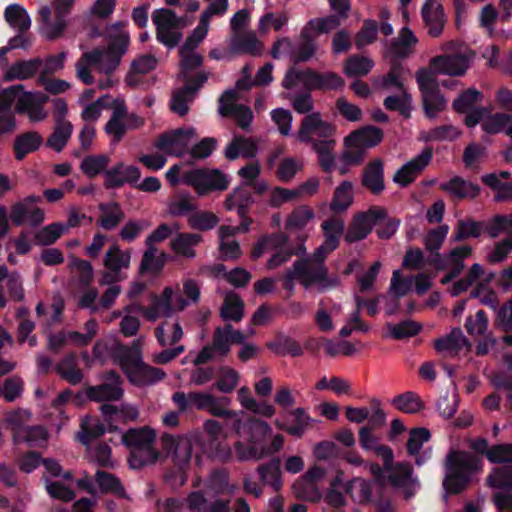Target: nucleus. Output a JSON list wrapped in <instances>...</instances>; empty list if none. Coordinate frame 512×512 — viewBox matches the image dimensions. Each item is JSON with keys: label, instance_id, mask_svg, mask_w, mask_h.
<instances>
[{"label": "nucleus", "instance_id": "obj_62", "mask_svg": "<svg viewBox=\"0 0 512 512\" xmlns=\"http://www.w3.org/2000/svg\"><path fill=\"white\" fill-rule=\"evenodd\" d=\"M343 17L341 15L332 14L325 17L313 18L309 20L305 26L318 36L322 33H329L341 25Z\"/></svg>", "mask_w": 512, "mask_h": 512}, {"label": "nucleus", "instance_id": "obj_9", "mask_svg": "<svg viewBox=\"0 0 512 512\" xmlns=\"http://www.w3.org/2000/svg\"><path fill=\"white\" fill-rule=\"evenodd\" d=\"M7 89L14 90L10 96L12 104L15 103L17 113L26 114L32 122H40L46 119L47 112L44 105L49 100L46 94L25 91L22 84L12 85Z\"/></svg>", "mask_w": 512, "mask_h": 512}, {"label": "nucleus", "instance_id": "obj_42", "mask_svg": "<svg viewBox=\"0 0 512 512\" xmlns=\"http://www.w3.org/2000/svg\"><path fill=\"white\" fill-rule=\"evenodd\" d=\"M155 337L158 343L163 346H174L183 337V330L178 321L166 319L155 329Z\"/></svg>", "mask_w": 512, "mask_h": 512}, {"label": "nucleus", "instance_id": "obj_11", "mask_svg": "<svg viewBox=\"0 0 512 512\" xmlns=\"http://www.w3.org/2000/svg\"><path fill=\"white\" fill-rule=\"evenodd\" d=\"M229 404L230 400L227 397L216 398L213 396V402L209 404L210 406L208 407L207 412L216 417L231 419L232 429L238 436L242 435V430L245 428H248L254 432H258L262 435L272 431L270 425L267 422L259 419L252 418L246 422H243L240 417L243 412L228 410L227 406Z\"/></svg>", "mask_w": 512, "mask_h": 512}, {"label": "nucleus", "instance_id": "obj_25", "mask_svg": "<svg viewBox=\"0 0 512 512\" xmlns=\"http://www.w3.org/2000/svg\"><path fill=\"white\" fill-rule=\"evenodd\" d=\"M285 417L287 421L276 419L274 422L275 426L297 438L302 437L311 425L316 422L302 407L289 410Z\"/></svg>", "mask_w": 512, "mask_h": 512}, {"label": "nucleus", "instance_id": "obj_36", "mask_svg": "<svg viewBox=\"0 0 512 512\" xmlns=\"http://www.w3.org/2000/svg\"><path fill=\"white\" fill-rule=\"evenodd\" d=\"M362 184L376 195L385 189L384 167L380 159H375L366 165L363 171Z\"/></svg>", "mask_w": 512, "mask_h": 512}, {"label": "nucleus", "instance_id": "obj_26", "mask_svg": "<svg viewBox=\"0 0 512 512\" xmlns=\"http://www.w3.org/2000/svg\"><path fill=\"white\" fill-rule=\"evenodd\" d=\"M140 169L133 165H125L123 162L117 163L112 168L105 171L104 186L107 189H116L125 184L135 186L140 180Z\"/></svg>", "mask_w": 512, "mask_h": 512}, {"label": "nucleus", "instance_id": "obj_18", "mask_svg": "<svg viewBox=\"0 0 512 512\" xmlns=\"http://www.w3.org/2000/svg\"><path fill=\"white\" fill-rule=\"evenodd\" d=\"M335 128L321 119L319 113L307 115L297 133L299 141L314 144V141H335L333 139Z\"/></svg>", "mask_w": 512, "mask_h": 512}, {"label": "nucleus", "instance_id": "obj_16", "mask_svg": "<svg viewBox=\"0 0 512 512\" xmlns=\"http://www.w3.org/2000/svg\"><path fill=\"white\" fill-rule=\"evenodd\" d=\"M188 306V301L180 294H175L171 287H166L160 296L154 297L151 305L142 307V314L149 321H155L159 317H168L174 309L183 310Z\"/></svg>", "mask_w": 512, "mask_h": 512}, {"label": "nucleus", "instance_id": "obj_44", "mask_svg": "<svg viewBox=\"0 0 512 512\" xmlns=\"http://www.w3.org/2000/svg\"><path fill=\"white\" fill-rule=\"evenodd\" d=\"M99 210L100 216L97 224L104 230L110 231L115 229L124 219V212L116 202L101 203Z\"/></svg>", "mask_w": 512, "mask_h": 512}, {"label": "nucleus", "instance_id": "obj_47", "mask_svg": "<svg viewBox=\"0 0 512 512\" xmlns=\"http://www.w3.org/2000/svg\"><path fill=\"white\" fill-rule=\"evenodd\" d=\"M55 371L61 378L72 385L79 384L83 379L82 371L77 367V358L74 353L63 357L56 365Z\"/></svg>", "mask_w": 512, "mask_h": 512}, {"label": "nucleus", "instance_id": "obj_33", "mask_svg": "<svg viewBox=\"0 0 512 512\" xmlns=\"http://www.w3.org/2000/svg\"><path fill=\"white\" fill-rule=\"evenodd\" d=\"M383 132L380 128L366 126L352 132L345 138L346 147L371 148L382 141Z\"/></svg>", "mask_w": 512, "mask_h": 512}, {"label": "nucleus", "instance_id": "obj_28", "mask_svg": "<svg viewBox=\"0 0 512 512\" xmlns=\"http://www.w3.org/2000/svg\"><path fill=\"white\" fill-rule=\"evenodd\" d=\"M418 38L407 26L401 28L387 48L388 54L395 59H405L413 54Z\"/></svg>", "mask_w": 512, "mask_h": 512}, {"label": "nucleus", "instance_id": "obj_49", "mask_svg": "<svg viewBox=\"0 0 512 512\" xmlns=\"http://www.w3.org/2000/svg\"><path fill=\"white\" fill-rule=\"evenodd\" d=\"M202 240V236L196 233H180L171 242L172 250L179 256L186 258L195 257L194 247Z\"/></svg>", "mask_w": 512, "mask_h": 512}, {"label": "nucleus", "instance_id": "obj_51", "mask_svg": "<svg viewBox=\"0 0 512 512\" xmlns=\"http://www.w3.org/2000/svg\"><path fill=\"white\" fill-rule=\"evenodd\" d=\"M42 144V137L37 132H27L16 137L14 142L15 157L22 160L27 154L36 151Z\"/></svg>", "mask_w": 512, "mask_h": 512}, {"label": "nucleus", "instance_id": "obj_7", "mask_svg": "<svg viewBox=\"0 0 512 512\" xmlns=\"http://www.w3.org/2000/svg\"><path fill=\"white\" fill-rule=\"evenodd\" d=\"M152 21L156 26L157 40L168 48H174L182 39L181 30L187 26L186 17H179L170 9L161 8L152 13Z\"/></svg>", "mask_w": 512, "mask_h": 512}, {"label": "nucleus", "instance_id": "obj_14", "mask_svg": "<svg viewBox=\"0 0 512 512\" xmlns=\"http://www.w3.org/2000/svg\"><path fill=\"white\" fill-rule=\"evenodd\" d=\"M131 253L129 250H122L119 245H111L103 258L105 271L102 273L100 283L111 285L123 280L126 277L125 271L130 267Z\"/></svg>", "mask_w": 512, "mask_h": 512}, {"label": "nucleus", "instance_id": "obj_45", "mask_svg": "<svg viewBox=\"0 0 512 512\" xmlns=\"http://www.w3.org/2000/svg\"><path fill=\"white\" fill-rule=\"evenodd\" d=\"M126 106L123 102L118 103L112 111L109 121L105 125V132L113 138V142H119L126 132Z\"/></svg>", "mask_w": 512, "mask_h": 512}, {"label": "nucleus", "instance_id": "obj_34", "mask_svg": "<svg viewBox=\"0 0 512 512\" xmlns=\"http://www.w3.org/2000/svg\"><path fill=\"white\" fill-rule=\"evenodd\" d=\"M117 357L122 370L129 378L132 371H135L143 362L140 341H134L129 347L120 345L117 349Z\"/></svg>", "mask_w": 512, "mask_h": 512}, {"label": "nucleus", "instance_id": "obj_32", "mask_svg": "<svg viewBox=\"0 0 512 512\" xmlns=\"http://www.w3.org/2000/svg\"><path fill=\"white\" fill-rule=\"evenodd\" d=\"M439 188L455 199H474L480 193V187L477 184L460 176H454L448 181L441 182Z\"/></svg>", "mask_w": 512, "mask_h": 512}, {"label": "nucleus", "instance_id": "obj_3", "mask_svg": "<svg viewBox=\"0 0 512 512\" xmlns=\"http://www.w3.org/2000/svg\"><path fill=\"white\" fill-rule=\"evenodd\" d=\"M482 468L479 456L464 451H451L446 457L444 489L453 494L461 492Z\"/></svg>", "mask_w": 512, "mask_h": 512}, {"label": "nucleus", "instance_id": "obj_60", "mask_svg": "<svg viewBox=\"0 0 512 512\" xmlns=\"http://www.w3.org/2000/svg\"><path fill=\"white\" fill-rule=\"evenodd\" d=\"M391 404L395 409L407 414L417 413L423 408V403L420 397L411 391L395 396L391 400Z\"/></svg>", "mask_w": 512, "mask_h": 512}, {"label": "nucleus", "instance_id": "obj_39", "mask_svg": "<svg viewBox=\"0 0 512 512\" xmlns=\"http://www.w3.org/2000/svg\"><path fill=\"white\" fill-rule=\"evenodd\" d=\"M262 48V43L252 31L234 34L231 39V49L236 53L257 56L262 53Z\"/></svg>", "mask_w": 512, "mask_h": 512}, {"label": "nucleus", "instance_id": "obj_38", "mask_svg": "<svg viewBox=\"0 0 512 512\" xmlns=\"http://www.w3.org/2000/svg\"><path fill=\"white\" fill-rule=\"evenodd\" d=\"M317 37L306 26L300 32L299 41L295 44L293 62L309 61L317 51Z\"/></svg>", "mask_w": 512, "mask_h": 512}, {"label": "nucleus", "instance_id": "obj_37", "mask_svg": "<svg viewBox=\"0 0 512 512\" xmlns=\"http://www.w3.org/2000/svg\"><path fill=\"white\" fill-rule=\"evenodd\" d=\"M467 348L468 341L460 328L452 329L448 335L435 341V349L449 356L457 355L460 351Z\"/></svg>", "mask_w": 512, "mask_h": 512}, {"label": "nucleus", "instance_id": "obj_15", "mask_svg": "<svg viewBox=\"0 0 512 512\" xmlns=\"http://www.w3.org/2000/svg\"><path fill=\"white\" fill-rule=\"evenodd\" d=\"M199 440L198 435L174 436L164 433L161 437L162 448L171 456L174 466L178 467L189 466L193 444Z\"/></svg>", "mask_w": 512, "mask_h": 512}, {"label": "nucleus", "instance_id": "obj_27", "mask_svg": "<svg viewBox=\"0 0 512 512\" xmlns=\"http://www.w3.org/2000/svg\"><path fill=\"white\" fill-rule=\"evenodd\" d=\"M171 399L181 413L192 409L207 411L209 404L213 402V395L202 391L188 393L177 391L173 393Z\"/></svg>", "mask_w": 512, "mask_h": 512}, {"label": "nucleus", "instance_id": "obj_46", "mask_svg": "<svg viewBox=\"0 0 512 512\" xmlns=\"http://www.w3.org/2000/svg\"><path fill=\"white\" fill-rule=\"evenodd\" d=\"M4 17L7 23L17 32L24 33L31 27V18L27 10L19 4H10L5 8Z\"/></svg>", "mask_w": 512, "mask_h": 512}, {"label": "nucleus", "instance_id": "obj_10", "mask_svg": "<svg viewBox=\"0 0 512 512\" xmlns=\"http://www.w3.org/2000/svg\"><path fill=\"white\" fill-rule=\"evenodd\" d=\"M415 78L421 91L425 114L429 118H435L447 105L445 97L439 91V83L436 80L435 73L420 68L416 72Z\"/></svg>", "mask_w": 512, "mask_h": 512}, {"label": "nucleus", "instance_id": "obj_30", "mask_svg": "<svg viewBox=\"0 0 512 512\" xmlns=\"http://www.w3.org/2000/svg\"><path fill=\"white\" fill-rule=\"evenodd\" d=\"M422 18L432 37H438L445 25L442 5L437 0H426L422 7Z\"/></svg>", "mask_w": 512, "mask_h": 512}, {"label": "nucleus", "instance_id": "obj_57", "mask_svg": "<svg viewBox=\"0 0 512 512\" xmlns=\"http://www.w3.org/2000/svg\"><path fill=\"white\" fill-rule=\"evenodd\" d=\"M314 217L315 213L312 208L306 205L299 206L288 215L285 222V229L301 230L305 228Z\"/></svg>", "mask_w": 512, "mask_h": 512}, {"label": "nucleus", "instance_id": "obj_21", "mask_svg": "<svg viewBox=\"0 0 512 512\" xmlns=\"http://www.w3.org/2000/svg\"><path fill=\"white\" fill-rule=\"evenodd\" d=\"M246 433L249 435L248 442L243 443L238 441L234 445L237 459L240 461H256L267 456L265 439L270 435L271 431L262 435L258 432L245 428L242 430V435L240 437L244 436Z\"/></svg>", "mask_w": 512, "mask_h": 512}, {"label": "nucleus", "instance_id": "obj_58", "mask_svg": "<svg viewBox=\"0 0 512 512\" xmlns=\"http://www.w3.org/2000/svg\"><path fill=\"white\" fill-rule=\"evenodd\" d=\"M109 163L110 158L105 154L89 155L83 158L80 169L86 176L93 178L100 173L105 174Z\"/></svg>", "mask_w": 512, "mask_h": 512}, {"label": "nucleus", "instance_id": "obj_24", "mask_svg": "<svg viewBox=\"0 0 512 512\" xmlns=\"http://www.w3.org/2000/svg\"><path fill=\"white\" fill-rule=\"evenodd\" d=\"M86 395L96 402L117 401L123 396L122 379L116 372L110 371L106 375V381L87 388Z\"/></svg>", "mask_w": 512, "mask_h": 512}, {"label": "nucleus", "instance_id": "obj_48", "mask_svg": "<svg viewBox=\"0 0 512 512\" xmlns=\"http://www.w3.org/2000/svg\"><path fill=\"white\" fill-rule=\"evenodd\" d=\"M12 89H3L0 92V134L11 132L15 127V115L12 110Z\"/></svg>", "mask_w": 512, "mask_h": 512}, {"label": "nucleus", "instance_id": "obj_54", "mask_svg": "<svg viewBox=\"0 0 512 512\" xmlns=\"http://www.w3.org/2000/svg\"><path fill=\"white\" fill-rule=\"evenodd\" d=\"M244 304L241 298L230 292L226 295L223 305L220 309V315L225 321L239 322L243 317Z\"/></svg>", "mask_w": 512, "mask_h": 512}, {"label": "nucleus", "instance_id": "obj_41", "mask_svg": "<svg viewBox=\"0 0 512 512\" xmlns=\"http://www.w3.org/2000/svg\"><path fill=\"white\" fill-rule=\"evenodd\" d=\"M322 229L325 241L318 248H323L322 251L329 255L339 245L340 237L344 231V222L338 218H330L322 223Z\"/></svg>", "mask_w": 512, "mask_h": 512}, {"label": "nucleus", "instance_id": "obj_55", "mask_svg": "<svg viewBox=\"0 0 512 512\" xmlns=\"http://www.w3.org/2000/svg\"><path fill=\"white\" fill-rule=\"evenodd\" d=\"M208 487L216 494L233 495L237 490L236 484L229 483V473L225 469H216L210 473Z\"/></svg>", "mask_w": 512, "mask_h": 512}, {"label": "nucleus", "instance_id": "obj_40", "mask_svg": "<svg viewBox=\"0 0 512 512\" xmlns=\"http://www.w3.org/2000/svg\"><path fill=\"white\" fill-rule=\"evenodd\" d=\"M253 202L250 191L245 186H240L227 196L224 206L229 211L236 210L241 218H245Z\"/></svg>", "mask_w": 512, "mask_h": 512}, {"label": "nucleus", "instance_id": "obj_56", "mask_svg": "<svg viewBox=\"0 0 512 512\" xmlns=\"http://www.w3.org/2000/svg\"><path fill=\"white\" fill-rule=\"evenodd\" d=\"M73 132L71 122H55L53 133L47 140V146L56 152H61L66 146Z\"/></svg>", "mask_w": 512, "mask_h": 512}, {"label": "nucleus", "instance_id": "obj_4", "mask_svg": "<svg viewBox=\"0 0 512 512\" xmlns=\"http://www.w3.org/2000/svg\"><path fill=\"white\" fill-rule=\"evenodd\" d=\"M155 438L154 431L148 427L129 429L123 434L122 441L130 449L128 463L132 469H140L157 460Z\"/></svg>", "mask_w": 512, "mask_h": 512}, {"label": "nucleus", "instance_id": "obj_5", "mask_svg": "<svg viewBox=\"0 0 512 512\" xmlns=\"http://www.w3.org/2000/svg\"><path fill=\"white\" fill-rule=\"evenodd\" d=\"M344 80L334 72L319 73L312 69L297 70L291 68L282 81L285 89H293L299 85L306 90H338L344 86Z\"/></svg>", "mask_w": 512, "mask_h": 512}, {"label": "nucleus", "instance_id": "obj_8", "mask_svg": "<svg viewBox=\"0 0 512 512\" xmlns=\"http://www.w3.org/2000/svg\"><path fill=\"white\" fill-rule=\"evenodd\" d=\"M128 42L129 36L123 33L114 39L108 47L85 52V59L92 62V67L100 73L109 75L119 65L122 55L126 52Z\"/></svg>", "mask_w": 512, "mask_h": 512}, {"label": "nucleus", "instance_id": "obj_63", "mask_svg": "<svg viewBox=\"0 0 512 512\" xmlns=\"http://www.w3.org/2000/svg\"><path fill=\"white\" fill-rule=\"evenodd\" d=\"M157 65V59L151 55V54H145L138 56L133 62L131 63L130 72L127 76V84L128 85H135L137 83V80L135 79V76L138 74H147L150 71L154 70Z\"/></svg>", "mask_w": 512, "mask_h": 512}, {"label": "nucleus", "instance_id": "obj_64", "mask_svg": "<svg viewBox=\"0 0 512 512\" xmlns=\"http://www.w3.org/2000/svg\"><path fill=\"white\" fill-rule=\"evenodd\" d=\"M481 180L485 185L496 191L495 200L497 202L512 200V181L502 183L496 173L483 175Z\"/></svg>", "mask_w": 512, "mask_h": 512}, {"label": "nucleus", "instance_id": "obj_35", "mask_svg": "<svg viewBox=\"0 0 512 512\" xmlns=\"http://www.w3.org/2000/svg\"><path fill=\"white\" fill-rule=\"evenodd\" d=\"M166 376L162 368L151 366L144 361L135 371H132L129 382L138 387L153 386L162 381Z\"/></svg>", "mask_w": 512, "mask_h": 512}, {"label": "nucleus", "instance_id": "obj_23", "mask_svg": "<svg viewBox=\"0 0 512 512\" xmlns=\"http://www.w3.org/2000/svg\"><path fill=\"white\" fill-rule=\"evenodd\" d=\"M433 156L431 148H425L418 155L401 166L393 176V181L401 187L411 184L428 166Z\"/></svg>", "mask_w": 512, "mask_h": 512}, {"label": "nucleus", "instance_id": "obj_61", "mask_svg": "<svg viewBox=\"0 0 512 512\" xmlns=\"http://www.w3.org/2000/svg\"><path fill=\"white\" fill-rule=\"evenodd\" d=\"M257 471L264 484L271 486L274 490L281 488L282 479L280 461L278 459H274L266 464L260 465Z\"/></svg>", "mask_w": 512, "mask_h": 512}, {"label": "nucleus", "instance_id": "obj_22", "mask_svg": "<svg viewBox=\"0 0 512 512\" xmlns=\"http://www.w3.org/2000/svg\"><path fill=\"white\" fill-rule=\"evenodd\" d=\"M207 81V75L199 72L195 80H188L182 88L175 90L172 94L170 107L179 116H184L189 110V103L193 101L200 87Z\"/></svg>", "mask_w": 512, "mask_h": 512}, {"label": "nucleus", "instance_id": "obj_31", "mask_svg": "<svg viewBox=\"0 0 512 512\" xmlns=\"http://www.w3.org/2000/svg\"><path fill=\"white\" fill-rule=\"evenodd\" d=\"M431 66L439 74L460 76L468 68V59L460 54L437 56L432 59Z\"/></svg>", "mask_w": 512, "mask_h": 512}, {"label": "nucleus", "instance_id": "obj_52", "mask_svg": "<svg viewBox=\"0 0 512 512\" xmlns=\"http://www.w3.org/2000/svg\"><path fill=\"white\" fill-rule=\"evenodd\" d=\"M39 16L41 19V33L49 40L59 37L66 28V23H63L60 19L57 20V17L54 22L51 21V9L47 5L39 9Z\"/></svg>", "mask_w": 512, "mask_h": 512}, {"label": "nucleus", "instance_id": "obj_13", "mask_svg": "<svg viewBox=\"0 0 512 512\" xmlns=\"http://www.w3.org/2000/svg\"><path fill=\"white\" fill-rule=\"evenodd\" d=\"M182 182L194 187L199 195H204L212 190H225L229 185V178L218 169L199 168L185 172Z\"/></svg>", "mask_w": 512, "mask_h": 512}, {"label": "nucleus", "instance_id": "obj_20", "mask_svg": "<svg viewBox=\"0 0 512 512\" xmlns=\"http://www.w3.org/2000/svg\"><path fill=\"white\" fill-rule=\"evenodd\" d=\"M236 100V90H226L219 98L218 111L222 116L233 117L240 128L248 129L254 118L253 112L248 106L236 103Z\"/></svg>", "mask_w": 512, "mask_h": 512}, {"label": "nucleus", "instance_id": "obj_50", "mask_svg": "<svg viewBox=\"0 0 512 512\" xmlns=\"http://www.w3.org/2000/svg\"><path fill=\"white\" fill-rule=\"evenodd\" d=\"M48 438V432L43 426H26L13 435L16 444L26 443L31 447L43 445Z\"/></svg>", "mask_w": 512, "mask_h": 512}, {"label": "nucleus", "instance_id": "obj_59", "mask_svg": "<svg viewBox=\"0 0 512 512\" xmlns=\"http://www.w3.org/2000/svg\"><path fill=\"white\" fill-rule=\"evenodd\" d=\"M353 201V185L349 181H343L336 189L330 204L334 212L345 211Z\"/></svg>", "mask_w": 512, "mask_h": 512}, {"label": "nucleus", "instance_id": "obj_6", "mask_svg": "<svg viewBox=\"0 0 512 512\" xmlns=\"http://www.w3.org/2000/svg\"><path fill=\"white\" fill-rule=\"evenodd\" d=\"M244 341H246L245 333L234 329L231 324L216 327L212 343L205 345L192 362L194 365H201L217 358H224L230 352L231 344H242Z\"/></svg>", "mask_w": 512, "mask_h": 512}, {"label": "nucleus", "instance_id": "obj_19", "mask_svg": "<svg viewBox=\"0 0 512 512\" xmlns=\"http://www.w3.org/2000/svg\"><path fill=\"white\" fill-rule=\"evenodd\" d=\"M385 217L386 210L383 207H372L357 214L345 234L346 242L353 243L366 238L378 221Z\"/></svg>", "mask_w": 512, "mask_h": 512}, {"label": "nucleus", "instance_id": "obj_29", "mask_svg": "<svg viewBox=\"0 0 512 512\" xmlns=\"http://www.w3.org/2000/svg\"><path fill=\"white\" fill-rule=\"evenodd\" d=\"M42 64L43 60L40 58L16 61L4 71L3 80L12 82L31 79L39 72Z\"/></svg>", "mask_w": 512, "mask_h": 512}, {"label": "nucleus", "instance_id": "obj_53", "mask_svg": "<svg viewBox=\"0 0 512 512\" xmlns=\"http://www.w3.org/2000/svg\"><path fill=\"white\" fill-rule=\"evenodd\" d=\"M179 55L181 58V77L185 80H195L194 78H190V72L202 65L203 58L202 56L196 52V49L181 46L179 49Z\"/></svg>", "mask_w": 512, "mask_h": 512}, {"label": "nucleus", "instance_id": "obj_12", "mask_svg": "<svg viewBox=\"0 0 512 512\" xmlns=\"http://www.w3.org/2000/svg\"><path fill=\"white\" fill-rule=\"evenodd\" d=\"M471 253V246H458L445 254L434 253L430 255L427 262L437 270L447 271L446 275L440 280L441 284L446 285L461 274L464 269V260L470 257Z\"/></svg>", "mask_w": 512, "mask_h": 512}, {"label": "nucleus", "instance_id": "obj_2", "mask_svg": "<svg viewBox=\"0 0 512 512\" xmlns=\"http://www.w3.org/2000/svg\"><path fill=\"white\" fill-rule=\"evenodd\" d=\"M322 250L323 248H317L311 255L301 254L303 257L297 259L292 265L294 274L298 276V282L305 289L316 287L319 292H324L337 287L340 283L337 276L328 275L325 264L328 254Z\"/></svg>", "mask_w": 512, "mask_h": 512}, {"label": "nucleus", "instance_id": "obj_43", "mask_svg": "<svg viewBox=\"0 0 512 512\" xmlns=\"http://www.w3.org/2000/svg\"><path fill=\"white\" fill-rule=\"evenodd\" d=\"M257 153V145L251 138L234 136L225 148V156L229 160H235L239 156L253 158Z\"/></svg>", "mask_w": 512, "mask_h": 512}, {"label": "nucleus", "instance_id": "obj_1", "mask_svg": "<svg viewBox=\"0 0 512 512\" xmlns=\"http://www.w3.org/2000/svg\"><path fill=\"white\" fill-rule=\"evenodd\" d=\"M359 441L363 449L374 451L384 461L385 469L389 472V479L393 487L402 489L406 498L415 494L419 488V482L413 476V469L410 463H394L392 449L387 445L378 444L376 437H374L368 427L360 429Z\"/></svg>", "mask_w": 512, "mask_h": 512}, {"label": "nucleus", "instance_id": "obj_17", "mask_svg": "<svg viewBox=\"0 0 512 512\" xmlns=\"http://www.w3.org/2000/svg\"><path fill=\"white\" fill-rule=\"evenodd\" d=\"M195 138V128H179L160 135L155 142V147L165 154L180 157L187 151Z\"/></svg>", "mask_w": 512, "mask_h": 512}]
</instances>
